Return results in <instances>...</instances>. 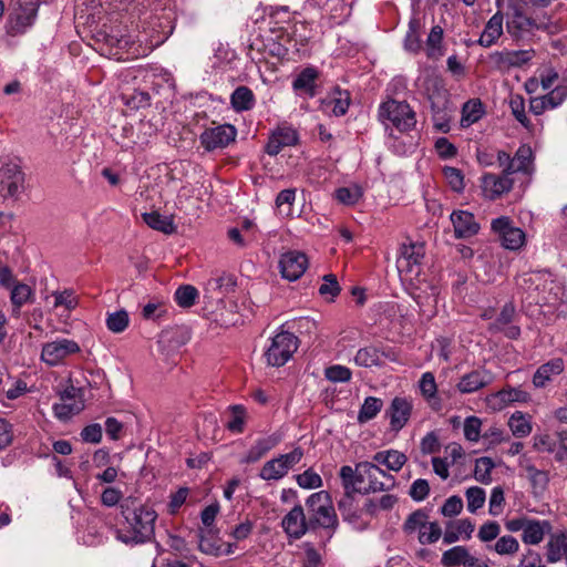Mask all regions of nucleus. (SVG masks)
<instances>
[{"instance_id": "4c0bfd02", "label": "nucleus", "mask_w": 567, "mask_h": 567, "mask_svg": "<svg viewBox=\"0 0 567 567\" xmlns=\"http://www.w3.org/2000/svg\"><path fill=\"white\" fill-rule=\"evenodd\" d=\"M533 151L528 145H520L513 157L514 173L529 174L533 166Z\"/></svg>"}, {"instance_id": "c03bdc74", "label": "nucleus", "mask_w": 567, "mask_h": 567, "mask_svg": "<svg viewBox=\"0 0 567 567\" xmlns=\"http://www.w3.org/2000/svg\"><path fill=\"white\" fill-rule=\"evenodd\" d=\"M429 524V516L421 509L411 513L403 524V530L405 534L411 535L420 533Z\"/></svg>"}, {"instance_id": "09e8293b", "label": "nucleus", "mask_w": 567, "mask_h": 567, "mask_svg": "<svg viewBox=\"0 0 567 567\" xmlns=\"http://www.w3.org/2000/svg\"><path fill=\"white\" fill-rule=\"evenodd\" d=\"M465 497L467 502V511L473 514L482 508L486 501L485 491L478 486L468 487L465 491Z\"/></svg>"}, {"instance_id": "3c124183", "label": "nucleus", "mask_w": 567, "mask_h": 567, "mask_svg": "<svg viewBox=\"0 0 567 567\" xmlns=\"http://www.w3.org/2000/svg\"><path fill=\"white\" fill-rule=\"evenodd\" d=\"M494 466V462L491 457L483 456L477 458L474 470L475 480L483 484H488L492 481L491 473Z\"/></svg>"}, {"instance_id": "0eeeda50", "label": "nucleus", "mask_w": 567, "mask_h": 567, "mask_svg": "<svg viewBox=\"0 0 567 567\" xmlns=\"http://www.w3.org/2000/svg\"><path fill=\"white\" fill-rule=\"evenodd\" d=\"M38 9V0H16L7 20V33L12 37L24 33L34 23Z\"/></svg>"}, {"instance_id": "39448f33", "label": "nucleus", "mask_w": 567, "mask_h": 567, "mask_svg": "<svg viewBox=\"0 0 567 567\" xmlns=\"http://www.w3.org/2000/svg\"><path fill=\"white\" fill-rule=\"evenodd\" d=\"M505 527L511 533L522 532V540L526 545L540 544L553 528L547 519H536L525 515L507 519Z\"/></svg>"}, {"instance_id": "69168bd1", "label": "nucleus", "mask_w": 567, "mask_h": 567, "mask_svg": "<svg viewBox=\"0 0 567 567\" xmlns=\"http://www.w3.org/2000/svg\"><path fill=\"white\" fill-rule=\"evenodd\" d=\"M544 99L549 109H556L561 105L567 99V82L557 85L554 90L544 95Z\"/></svg>"}, {"instance_id": "37998d69", "label": "nucleus", "mask_w": 567, "mask_h": 567, "mask_svg": "<svg viewBox=\"0 0 567 567\" xmlns=\"http://www.w3.org/2000/svg\"><path fill=\"white\" fill-rule=\"evenodd\" d=\"M443 29L440 25H434L426 39L425 50L429 58H439L442 52Z\"/></svg>"}, {"instance_id": "4be33fe9", "label": "nucleus", "mask_w": 567, "mask_h": 567, "mask_svg": "<svg viewBox=\"0 0 567 567\" xmlns=\"http://www.w3.org/2000/svg\"><path fill=\"white\" fill-rule=\"evenodd\" d=\"M282 528L291 538L298 539L307 532L303 508L296 505L282 519Z\"/></svg>"}, {"instance_id": "1a4fd4ad", "label": "nucleus", "mask_w": 567, "mask_h": 567, "mask_svg": "<svg viewBox=\"0 0 567 567\" xmlns=\"http://www.w3.org/2000/svg\"><path fill=\"white\" fill-rule=\"evenodd\" d=\"M299 346L298 338L288 331L278 332L272 339L265 355L268 364L272 367L285 365Z\"/></svg>"}, {"instance_id": "58836bf2", "label": "nucleus", "mask_w": 567, "mask_h": 567, "mask_svg": "<svg viewBox=\"0 0 567 567\" xmlns=\"http://www.w3.org/2000/svg\"><path fill=\"white\" fill-rule=\"evenodd\" d=\"M486 548L501 556H513L519 550V543L514 536L504 535L498 537L493 545H486Z\"/></svg>"}, {"instance_id": "6e6552de", "label": "nucleus", "mask_w": 567, "mask_h": 567, "mask_svg": "<svg viewBox=\"0 0 567 567\" xmlns=\"http://www.w3.org/2000/svg\"><path fill=\"white\" fill-rule=\"evenodd\" d=\"M303 457V450L300 446L295 447L289 453L279 454L267 461L259 472V477L264 481H279L284 478Z\"/></svg>"}, {"instance_id": "cd10ccee", "label": "nucleus", "mask_w": 567, "mask_h": 567, "mask_svg": "<svg viewBox=\"0 0 567 567\" xmlns=\"http://www.w3.org/2000/svg\"><path fill=\"white\" fill-rule=\"evenodd\" d=\"M142 219L148 227L165 235H172L176 231V225L172 215H162L158 212L153 210L143 213Z\"/></svg>"}, {"instance_id": "393cba45", "label": "nucleus", "mask_w": 567, "mask_h": 567, "mask_svg": "<svg viewBox=\"0 0 567 567\" xmlns=\"http://www.w3.org/2000/svg\"><path fill=\"white\" fill-rule=\"evenodd\" d=\"M504 16L501 10L493 14L486 22L484 30L478 39V44L483 48L494 45L503 34Z\"/></svg>"}, {"instance_id": "680f3d73", "label": "nucleus", "mask_w": 567, "mask_h": 567, "mask_svg": "<svg viewBox=\"0 0 567 567\" xmlns=\"http://www.w3.org/2000/svg\"><path fill=\"white\" fill-rule=\"evenodd\" d=\"M504 489L501 486H495L491 492L488 513L494 517L499 516L504 511Z\"/></svg>"}, {"instance_id": "603ef678", "label": "nucleus", "mask_w": 567, "mask_h": 567, "mask_svg": "<svg viewBox=\"0 0 567 567\" xmlns=\"http://www.w3.org/2000/svg\"><path fill=\"white\" fill-rule=\"evenodd\" d=\"M311 514L315 522L323 528H333L337 524V516L330 503Z\"/></svg>"}, {"instance_id": "a19ab883", "label": "nucleus", "mask_w": 567, "mask_h": 567, "mask_svg": "<svg viewBox=\"0 0 567 567\" xmlns=\"http://www.w3.org/2000/svg\"><path fill=\"white\" fill-rule=\"evenodd\" d=\"M383 401L375 396L365 398L358 413L359 423H365L374 419L382 410Z\"/></svg>"}, {"instance_id": "7ed1b4c3", "label": "nucleus", "mask_w": 567, "mask_h": 567, "mask_svg": "<svg viewBox=\"0 0 567 567\" xmlns=\"http://www.w3.org/2000/svg\"><path fill=\"white\" fill-rule=\"evenodd\" d=\"M550 25L551 19L548 14L528 17L520 4L509 3L506 29L513 39H525L536 30H549Z\"/></svg>"}, {"instance_id": "e2e57ef3", "label": "nucleus", "mask_w": 567, "mask_h": 567, "mask_svg": "<svg viewBox=\"0 0 567 567\" xmlns=\"http://www.w3.org/2000/svg\"><path fill=\"white\" fill-rule=\"evenodd\" d=\"M245 424V410L240 405H234L230 409V417L226 422V427L234 433H241Z\"/></svg>"}, {"instance_id": "a878e982", "label": "nucleus", "mask_w": 567, "mask_h": 567, "mask_svg": "<svg viewBox=\"0 0 567 567\" xmlns=\"http://www.w3.org/2000/svg\"><path fill=\"white\" fill-rule=\"evenodd\" d=\"M546 559L550 564H567V532L551 534L546 546Z\"/></svg>"}, {"instance_id": "f257e3e1", "label": "nucleus", "mask_w": 567, "mask_h": 567, "mask_svg": "<svg viewBox=\"0 0 567 567\" xmlns=\"http://www.w3.org/2000/svg\"><path fill=\"white\" fill-rule=\"evenodd\" d=\"M424 244L408 240L401 244L396 259V268L401 279L409 285L410 295L420 306L436 303L437 288L421 278Z\"/></svg>"}, {"instance_id": "bb28decb", "label": "nucleus", "mask_w": 567, "mask_h": 567, "mask_svg": "<svg viewBox=\"0 0 567 567\" xmlns=\"http://www.w3.org/2000/svg\"><path fill=\"white\" fill-rule=\"evenodd\" d=\"M340 477L346 491L344 497L339 502V508L341 509L350 504L352 494L358 493L360 486L358 481V464L355 465V468H352L349 465L342 466L340 468Z\"/></svg>"}, {"instance_id": "f03ea898", "label": "nucleus", "mask_w": 567, "mask_h": 567, "mask_svg": "<svg viewBox=\"0 0 567 567\" xmlns=\"http://www.w3.org/2000/svg\"><path fill=\"white\" fill-rule=\"evenodd\" d=\"M124 523L115 530L116 539L126 545H138L154 537L157 513L153 506L127 497L122 504Z\"/></svg>"}, {"instance_id": "49530a36", "label": "nucleus", "mask_w": 567, "mask_h": 567, "mask_svg": "<svg viewBox=\"0 0 567 567\" xmlns=\"http://www.w3.org/2000/svg\"><path fill=\"white\" fill-rule=\"evenodd\" d=\"M509 107L514 117L528 131H532V124L525 112V100L522 95H512Z\"/></svg>"}, {"instance_id": "c85d7f7f", "label": "nucleus", "mask_w": 567, "mask_h": 567, "mask_svg": "<svg viewBox=\"0 0 567 567\" xmlns=\"http://www.w3.org/2000/svg\"><path fill=\"white\" fill-rule=\"evenodd\" d=\"M350 105L348 92L336 91L322 101V110L328 114L342 116L347 113Z\"/></svg>"}, {"instance_id": "412c9836", "label": "nucleus", "mask_w": 567, "mask_h": 567, "mask_svg": "<svg viewBox=\"0 0 567 567\" xmlns=\"http://www.w3.org/2000/svg\"><path fill=\"white\" fill-rule=\"evenodd\" d=\"M451 221L457 238L472 237L480 230V225L476 223L474 215L466 210L453 212L451 214Z\"/></svg>"}, {"instance_id": "7c9ffc66", "label": "nucleus", "mask_w": 567, "mask_h": 567, "mask_svg": "<svg viewBox=\"0 0 567 567\" xmlns=\"http://www.w3.org/2000/svg\"><path fill=\"white\" fill-rule=\"evenodd\" d=\"M508 427L515 437H526L533 431L532 417L522 411H516L508 419Z\"/></svg>"}, {"instance_id": "0e129e2a", "label": "nucleus", "mask_w": 567, "mask_h": 567, "mask_svg": "<svg viewBox=\"0 0 567 567\" xmlns=\"http://www.w3.org/2000/svg\"><path fill=\"white\" fill-rule=\"evenodd\" d=\"M324 375L331 382H348L352 377V372L344 365L336 364L327 368Z\"/></svg>"}, {"instance_id": "b1692460", "label": "nucleus", "mask_w": 567, "mask_h": 567, "mask_svg": "<svg viewBox=\"0 0 567 567\" xmlns=\"http://www.w3.org/2000/svg\"><path fill=\"white\" fill-rule=\"evenodd\" d=\"M565 369L561 358H555L542 364L533 375V384L535 388L542 389L549 383L554 377L559 375Z\"/></svg>"}, {"instance_id": "ea45409f", "label": "nucleus", "mask_w": 567, "mask_h": 567, "mask_svg": "<svg viewBox=\"0 0 567 567\" xmlns=\"http://www.w3.org/2000/svg\"><path fill=\"white\" fill-rule=\"evenodd\" d=\"M236 308L237 305L233 300L220 299L215 305V312L220 311L219 318L215 317V322H219L220 326L228 327L236 323Z\"/></svg>"}, {"instance_id": "e433bc0d", "label": "nucleus", "mask_w": 567, "mask_h": 567, "mask_svg": "<svg viewBox=\"0 0 567 567\" xmlns=\"http://www.w3.org/2000/svg\"><path fill=\"white\" fill-rule=\"evenodd\" d=\"M84 409L83 400L62 401L53 404L54 415L61 420L66 421L73 415L79 414Z\"/></svg>"}, {"instance_id": "5701e85b", "label": "nucleus", "mask_w": 567, "mask_h": 567, "mask_svg": "<svg viewBox=\"0 0 567 567\" xmlns=\"http://www.w3.org/2000/svg\"><path fill=\"white\" fill-rule=\"evenodd\" d=\"M281 441V437L277 434H271L265 437L256 440L251 447L241 457L240 462L244 464L256 463L265 454L275 449Z\"/></svg>"}, {"instance_id": "de8ad7c7", "label": "nucleus", "mask_w": 567, "mask_h": 567, "mask_svg": "<svg viewBox=\"0 0 567 567\" xmlns=\"http://www.w3.org/2000/svg\"><path fill=\"white\" fill-rule=\"evenodd\" d=\"M34 298V291L25 284L19 282L11 289L10 300L12 305L24 306L32 302Z\"/></svg>"}, {"instance_id": "774afa93", "label": "nucleus", "mask_w": 567, "mask_h": 567, "mask_svg": "<svg viewBox=\"0 0 567 567\" xmlns=\"http://www.w3.org/2000/svg\"><path fill=\"white\" fill-rule=\"evenodd\" d=\"M517 567H547L539 553L527 549L520 557Z\"/></svg>"}, {"instance_id": "4468645a", "label": "nucleus", "mask_w": 567, "mask_h": 567, "mask_svg": "<svg viewBox=\"0 0 567 567\" xmlns=\"http://www.w3.org/2000/svg\"><path fill=\"white\" fill-rule=\"evenodd\" d=\"M298 141L297 131L292 126L284 124L271 132L265 151L268 155L276 156L284 147L293 146Z\"/></svg>"}, {"instance_id": "a18cd8bd", "label": "nucleus", "mask_w": 567, "mask_h": 567, "mask_svg": "<svg viewBox=\"0 0 567 567\" xmlns=\"http://www.w3.org/2000/svg\"><path fill=\"white\" fill-rule=\"evenodd\" d=\"M237 128L231 124H221L215 126V148L227 147L235 143Z\"/></svg>"}, {"instance_id": "9d476101", "label": "nucleus", "mask_w": 567, "mask_h": 567, "mask_svg": "<svg viewBox=\"0 0 567 567\" xmlns=\"http://www.w3.org/2000/svg\"><path fill=\"white\" fill-rule=\"evenodd\" d=\"M80 350L76 341L60 338L42 346L41 360L50 367H55L68 357L79 353Z\"/></svg>"}, {"instance_id": "423d86ee", "label": "nucleus", "mask_w": 567, "mask_h": 567, "mask_svg": "<svg viewBox=\"0 0 567 567\" xmlns=\"http://www.w3.org/2000/svg\"><path fill=\"white\" fill-rule=\"evenodd\" d=\"M379 117L389 121L400 132H409L415 127V112L405 101L388 100L379 106Z\"/></svg>"}, {"instance_id": "6ab92c4d", "label": "nucleus", "mask_w": 567, "mask_h": 567, "mask_svg": "<svg viewBox=\"0 0 567 567\" xmlns=\"http://www.w3.org/2000/svg\"><path fill=\"white\" fill-rule=\"evenodd\" d=\"M202 525L195 533L198 549L206 554H213V505H207L202 512Z\"/></svg>"}, {"instance_id": "2eb2a0df", "label": "nucleus", "mask_w": 567, "mask_h": 567, "mask_svg": "<svg viewBox=\"0 0 567 567\" xmlns=\"http://www.w3.org/2000/svg\"><path fill=\"white\" fill-rule=\"evenodd\" d=\"M481 187L484 197L494 200L512 189L513 179L509 175L487 173L482 176Z\"/></svg>"}, {"instance_id": "9b49d317", "label": "nucleus", "mask_w": 567, "mask_h": 567, "mask_svg": "<svg viewBox=\"0 0 567 567\" xmlns=\"http://www.w3.org/2000/svg\"><path fill=\"white\" fill-rule=\"evenodd\" d=\"M491 226L506 249L517 250L524 245L525 233L520 228L515 227L508 217H498L492 221Z\"/></svg>"}, {"instance_id": "052dcab7", "label": "nucleus", "mask_w": 567, "mask_h": 567, "mask_svg": "<svg viewBox=\"0 0 567 567\" xmlns=\"http://www.w3.org/2000/svg\"><path fill=\"white\" fill-rule=\"evenodd\" d=\"M442 536V529L436 522H429V524L421 529L417 539L422 545L433 544Z\"/></svg>"}, {"instance_id": "f704fd0d", "label": "nucleus", "mask_w": 567, "mask_h": 567, "mask_svg": "<svg viewBox=\"0 0 567 567\" xmlns=\"http://www.w3.org/2000/svg\"><path fill=\"white\" fill-rule=\"evenodd\" d=\"M565 290L557 281L545 278L540 297L536 299L537 302H544L548 305H555L558 301H563L565 298Z\"/></svg>"}, {"instance_id": "8fccbe9b", "label": "nucleus", "mask_w": 567, "mask_h": 567, "mask_svg": "<svg viewBox=\"0 0 567 567\" xmlns=\"http://www.w3.org/2000/svg\"><path fill=\"white\" fill-rule=\"evenodd\" d=\"M198 297V291L194 286L184 285L176 289L174 299L176 303L182 308H189L195 303Z\"/></svg>"}, {"instance_id": "2f4dec72", "label": "nucleus", "mask_w": 567, "mask_h": 567, "mask_svg": "<svg viewBox=\"0 0 567 567\" xmlns=\"http://www.w3.org/2000/svg\"><path fill=\"white\" fill-rule=\"evenodd\" d=\"M406 456L396 450L380 451L373 455V461L388 470L399 472L406 463Z\"/></svg>"}, {"instance_id": "13d9d810", "label": "nucleus", "mask_w": 567, "mask_h": 567, "mask_svg": "<svg viewBox=\"0 0 567 567\" xmlns=\"http://www.w3.org/2000/svg\"><path fill=\"white\" fill-rule=\"evenodd\" d=\"M336 198L344 205H354L362 196L361 188L357 185L340 187L334 193Z\"/></svg>"}, {"instance_id": "f3484780", "label": "nucleus", "mask_w": 567, "mask_h": 567, "mask_svg": "<svg viewBox=\"0 0 567 567\" xmlns=\"http://www.w3.org/2000/svg\"><path fill=\"white\" fill-rule=\"evenodd\" d=\"M530 400L528 392L520 388H505L486 398L487 404L493 410H503L511 403L519 402L526 403Z\"/></svg>"}, {"instance_id": "aec40b11", "label": "nucleus", "mask_w": 567, "mask_h": 567, "mask_svg": "<svg viewBox=\"0 0 567 567\" xmlns=\"http://www.w3.org/2000/svg\"><path fill=\"white\" fill-rule=\"evenodd\" d=\"M519 467L524 471V476L529 481L534 494H542L549 483L548 473L538 470L526 455L519 457Z\"/></svg>"}, {"instance_id": "5fc2aeb1", "label": "nucleus", "mask_w": 567, "mask_h": 567, "mask_svg": "<svg viewBox=\"0 0 567 567\" xmlns=\"http://www.w3.org/2000/svg\"><path fill=\"white\" fill-rule=\"evenodd\" d=\"M130 319L125 310H118L107 315L106 327L114 333L123 332L128 326Z\"/></svg>"}, {"instance_id": "864d4df0", "label": "nucleus", "mask_w": 567, "mask_h": 567, "mask_svg": "<svg viewBox=\"0 0 567 567\" xmlns=\"http://www.w3.org/2000/svg\"><path fill=\"white\" fill-rule=\"evenodd\" d=\"M468 549L464 546H454L447 549L442 555V564L445 567H460L463 559L466 557Z\"/></svg>"}, {"instance_id": "f8f14e48", "label": "nucleus", "mask_w": 567, "mask_h": 567, "mask_svg": "<svg viewBox=\"0 0 567 567\" xmlns=\"http://www.w3.org/2000/svg\"><path fill=\"white\" fill-rule=\"evenodd\" d=\"M24 174L17 164H7L0 168V194L4 198L17 199L23 190Z\"/></svg>"}, {"instance_id": "20e7f679", "label": "nucleus", "mask_w": 567, "mask_h": 567, "mask_svg": "<svg viewBox=\"0 0 567 567\" xmlns=\"http://www.w3.org/2000/svg\"><path fill=\"white\" fill-rule=\"evenodd\" d=\"M358 481L360 484L358 493L361 494L389 492L396 485L395 477L373 462L358 463Z\"/></svg>"}, {"instance_id": "6e6d98bb", "label": "nucleus", "mask_w": 567, "mask_h": 567, "mask_svg": "<svg viewBox=\"0 0 567 567\" xmlns=\"http://www.w3.org/2000/svg\"><path fill=\"white\" fill-rule=\"evenodd\" d=\"M463 430L467 441L477 443L481 439L482 420L475 415L467 416L464 420Z\"/></svg>"}, {"instance_id": "dca6fc26", "label": "nucleus", "mask_w": 567, "mask_h": 567, "mask_svg": "<svg viewBox=\"0 0 567 567\" xmlns=\"http://www.w3.org/2000/svg\"><path fill=\"white\" fill-rule=\"evenodd\" d=\"M494 381V375L486 369L473 370L462 375L456 384V389L462 394L474 393Z\"/></svg>"}, {"instance_id": "473e14b6", "label": "nucleus", "mask_w": 567, "mask_h": 567, "mask_svg": "<svg viewBox=\"0 0 567 567\" xmlns=\"http://www.w3.org/2000/svg\"><path fill=\"white\" fill-rule=\"evenodd\" d=\"M423 24L416 17L411 18L409 29L404 38V49L411 53H419L422 49L421 31Z\"/></svg>"}, {"instance_id": "c9c22d12", "label": "nucleus", "mask_w": 567, "mask_h": 567, "mask_svg": "<svg viewBox=\"0 0 567 567\" xmlns=\"http://www.w3.org/2000/svg\"><path fill=\"white\" fill-rule=\"evenodd\" d=\"M484 115V107L480 100H470L462 107L461 126L470 127Z\"/></svg>"}, {"instance_id": "4d7b16f0", "label": "nucleus", "mask_w": 567, "mask_h": 567, "mask_svg": "<svg viewBox=\"0 0 567 567\" xmlns=\"http://www.w3.org/2000/svg\"><path fill=\"white\" fill-rule=\"evenodd\" d=\"M54 307H64L66 310L71 311L76 308L79 300L72 289H65L63 291H54Z\"/></svg>"}, {"instance_id": "a211bd4d", "label": "nucleus", "mask_w": 567, "mask_h": 567, "mask_svg": "<svg viewBox=\"0 0 567 567\" xmlns=\"http://www.w3.org/2000/svg\"><path fill=\"white\" fill-rule=\"evenodd\" d=\"M413 404L408 398L395 396L386 410L385 414L390 419V425L393 431H400L409 421Z\"/></svg>"}, {"instance_id": "bf43d9fd", "label": "nucleus", "mask_w": 567, "mask_h": 567, "mask_svg": "<svg viewBox=\"0 0 567 567\" xmlns=\"http://www.w3.org/2000/svg\"><path fill=\"white\" fill-rule=\"evenodd\" d=\"M501 534V525L495 520L484 523L477 533V537L481 542L491 545L493 540L496 542Z\"/></svg>"}, {"instance_id": "79ce46f5", "label": "nucleus", "mask_w": 567, "mask_h": 567, "mask_svg": "<svg viewBox=\"0 0 567 567\" xmlns=\"http://www.w3.org/2000/svg\"><path fill=\"white\" fill-rule=\"evenodd\" d=\"M380 351L375 347H364L357 351L353 361L357 365L363 368H371L380 365Z\"/></svg>"}, {"instance_id": "72a5a7b5", "label": "nucleus", "mask_w": 567, "mask_h": 567, "mask_svg": "<svg viewBox=\"0 0 567 567\" xmlns=\"http://www.w3.org/2000/svg\"><path fill=\"white\" fill-rule=\"evenodd\" d=\"M230 104L236 112H245L255 106L256 99L248 86L241 85L231 93Z\"/></svg>"}, {"instance_id": "ddd939ff", "label": "nucleus", "mask_w": 567, "mask_h": 567, "mask_svg": "<svg viewBox=\"0 0 567 567\" xmlns=\"http://www.w3.org/2000/svg\"><path fill=\"white\" fill-rule=\"evenodd\" d=\"M308 268L307 256L298 250H289L280 256L279 269L282 278L295 281L299 279Z\"/></svg>"}, {"instance_id": "c756f323", "label": "nucleus", "mask_w": 567, "mask_h": 567, "mask_svg": "<svg viewBox=\"0 0 567 567\" xmlns=\"http://www.w3.org/2000/svg\"><path fill=\"white\" fill-rule=\"evenodd\" d=\"M319 73L317 69L309 66L303 69L293 80L292 89L298 93H305L309 96H315L316 80Z\"/></svg>"}, {"instance_id": "338daca9", "label": "nucleus", "mask_w": 567, "mask_h": 567, "mask_svg": "<svg viewBox=\"0 0 567 567\" xmlns=\"http://www.w3.org/2000/svg\"><path fill=\"white\" fill-rule=\"evenodd\" d=\"M189 494L187 487H179L176 492L172 493L167 503V512L172 515L176 514L185 504Z\"/></svg>"}]
</instances>
